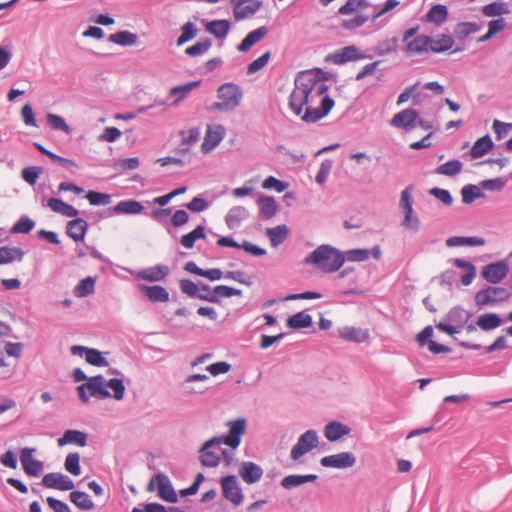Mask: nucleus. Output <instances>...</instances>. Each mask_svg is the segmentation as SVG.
I'll return each instance as SVG.
<instances>
[{"label":"nucleus","mask_w":512,"mask_h":512,"mask_svg":"<svg viewBox=\"0 0 512 512\" xmlns=\"http://www.w3.org/2000/svg\"><path fill=\"white\" fill-rule=\"evenodd\" d=\"M327 72L321 68L315 71L299 72L294 80V88L289 96V108L307 123H316L326 117L335 105L328 95L325 83Z\"/></svg>","instance_id":"obj_1"},{"label":"nucleus","mask_w":512,"mask_h":512,"mask_svg":"<svg viewBox=\"0 0 512 512\" xmlns=\"http://www.w3.org/2000/svg\"><path fill=\"white\" fill-rule=\"evenodd\" d=\"M344 262V253L329 244L320 245L304 259L305 264L314 265L325 273L338 271Z\"/></svg>","instance_id":"obj_2"},{"label":"nucleus","mask_w":512,"mask_h":512,"mask_svg":"<svg viewBox=\"0 0 512 512\" xmlns=\"http://www.w3.org/2000/svg\"><path fill=\"white\" fill-rule=\"evenodd\" d=\"M80 401L87 404L90 397L98 400H104L112 397V394L106 389V379L103 375H95L87 379V382L82 383L76 388Z\"/></svg>","instance_id":"obj_3"},{"label":"nucleus","mask_w":512,"mask_h":512,"mask_svg":"<svg viewBox=\"0 0 512 512\" xmlns=\"http://www.w3.org/2000/svg\"><path fill=\"white\" fill-rule=\"evenodd\" d=\"M472 314L461 306L452 307L446 314L445 320L435 324V327L450 336L459 333L469 322Z\"/></svg>","instance_id":"obj_4"},{"label":"nucleus","mask_w":512,"mask_h":512,"mask_svg":"<svg viewBox=\"0 0 512 512\" xmlns=\"http://www.w3.org/2000/svg\"><path fill=\"white\" fill-rule=\"evenodd\" d=\"M413 185H408L402 192L400 197L399 206L403 212L404 218L401 225L413 233H417L420 229L421 222L419 217L414 214L413 209Z\"/></svg>","instance_id":"obj_5"},{"label":"nucleus","mask_w":512,"mask_h":512,"mask_svg":"<svg viewBox=\"0 0 512 512\" xmlns=\"http://www.w3.org/2000/svg\"><path fill=\"white\" fill-rule=\"evenodd\" d=\"M319 444L318 433L314 429H309L297 440V443L292 447L290 457L293 461L299 460L303 455L316 448Z\"/></svg>","instance_id":"obj_6"},{"label":"nucleus","mask_w":512,"mask_h":512,"mask_svg":"<svg viewBox=\"0 0 512 512\" xmlns=\"http://www.w3.org/2000/svg\"><path fill=\"white\" fill-rule=\"evenodd\" d=\"M218 99L224 101L230 111L238 107L243 98V91L239 85L233 82H226L217 89Z\"/></svg>","instance_id":"obj_7"},{"label":"nucleus","mask_w":512,"mask_h":512,"mask_svg":"<svg viewBox=\"0 0 512 512\" xmlns=\"http://www.w3.org/2000/svg\"><path fill=\"white\" fill-rule=\"evenodd\" d=\"M220 484L222 487V494L225 499L232 502L236 506L242 503L244 495L235 475H227L222 477Z\"/></svg>","instance_id":"obj_8"},{"label":"nucleus","mask_w":512,"mask_h":512,"mask_svg":"<svg viewBox=\"0 0 512 512\" xmlns=\"http://www.w3.org/2000/svg\"><path fill=\"white\" fill-rule=\"evenodd\" d=\"M246 419L238 418L236 420L228 422L229 433L227 435L219 437L221 442L236 449L241 443V437L246 431Z\"/></svg>","instance_id":"obj_9"},{"label":"nucleus","mask_w":512,"mask_h":512,"mask_svg":"<svg viewBox=\"0 0 512 512\" xmlns=\"http://www.w3.org/2000/svg\"><path fill=\"white\" fill-rule=\"evenodd\" d=\"M509 273V265L506 261L500 260L485 265L482 268V277L491 284L500 283Z\"/></svg>","instance_id":"obj_10"},{"label":"nucleus","mask_w":512,"mask_h":512,"mask_svg":"<svg viewBox=\"0 0 512 512\" xmlns=\"http://www.w3.org/2000/svg\"><path fill=\"white\" fill-rule=\"evenodd\" d=\"M356 463V457L352 452H340L338 454L324 456L320 464L325 468L347 469Z\"/></svg>","instance_id":"obj_11"},{"label":"nucleus","mask_w":512,"mask_h":512,"mask_svg":"<svg viewBox=\"0 0 512 512\" xmlns=\"http://www.w3.org/2000/svg\"><path fill=\"white\" fill-rule=\"evenodd\" d=\"M217 245L219 247H232L237 249H243L245 252L255 256V257H261L266 255L267 251L266 249L250 242L247 240H244L242 243H238L234 240L231 236H220Z\"/></svg>","instance_id":"obj_12"},{"label":"nucleus","mask_w":512,"mask_h":512,"mask_svg":"<svg viewBox=\"0 0 512 512\" xmlns=\"http://www.w3.org/2000/svg\"><path fill=\"white\" fill-rule=\"evenodd\" d=\"M70 350L73 355H85L86 362L92 366L106 367L109 364L107 359L103 356V353L96 348H89L82 345H73Z\"/></svg>","instance_id":"obj_13"},{"label":"nucleus","mask_w":512,"mask_h":512,"mask_svg":"<svg viewBox=\"0 0 512 512\" xmlns=\"http://www.w3.org/2000/svg\"><path fill=\"white\" fill-rule=\"evenodd\" d=\"M222 444L221 439L218 437H213L206 441L199 450L200 455V463L204 467L215 468L221 462V457L214 451H211L210 448L213 446H219Z\"/></svg>","instance_id":"obj_14"},{"label":"nucleus","mask_w":512,"mask_h":512,"mask_svg":"<svg viewBox=\"0 0 512 512\" xmlns=\"http://www.w3.org/2000/svg\"><path fill=\"white\" fill-rule=\"evenodd\" d=\"M366 56L360 52L355 45L346 46L326 56V61H332L334 64L342 65L350 61H356Z\"/></svg>","instance_id":"obj_15"},{"label":"nucleus","mask_w":512,"mask_h":512,"mask_svg":"<svg viewBox=\"0 0 512 512\" xmlns=\"http://www.w3.org/2000/svg\"><path fill=\"white\" fill-rule=\"evenodd\" d=\"M139 292L144 295L149 302L155 303H165L170 299V294L168 290L161 285H146L139 283L137 285Z\"/></svg>","instance_id":"obj_16"},{"label":"nucleus","mask_w":512,"mask_h":512,"mask_svg":"<svg viewBox=\"0 0 512 512\" xmlns=\"http://www.w3.org/2000/svg\"><path fill=\"white\" fill-rule=\"evenodd\" d=\"M225 137V128L222 125L213 127L208 125L205 133L204 140L201 144L203 153H209L216 148Z\"/></svg>","instance_id":"obj_17"},{"label":"nucleus","mask_w":512,"mask_h":512,"mask_svg":"<svg viewBox=\"0 0 512 512\" xmlns=\"http://www.w3.org/2000/svg\"><path fill=\"white\" fill-rule=\"evenodd\" d=\"M170 273L169 266L165 264H157L151 267H147L139 270L136 273V278L145 280L148 282H160L164 281Z\"/></svg>","instance_id":"obj_18"},{"label":"nucleus","mask_w":512,"mask_h":512,"mask_svg":"<svg viewBox=\"0 0 512 512\" xmlns=\"http://www.w3.org/2000/svg\"><path fill=\"white\" fill-rule=\"evenodd\" d=\"M42 484L46 488L69 491L74 488V482L68 476L59 472H52L44 475Z\"/></svg>","instance_id":"obj_19"},{"label":"nucleus","mask_w":512,"mask_h":512,"mask_svg":"<svg viewBox=\"0 0 512 512\" xmlns=\"http://www.w3.org/2000/svg\"><path fill=\"white\" fill-rule=\"evenodd\" d=\"M238 472L242 480L249 485L257 483L263 476L262 467L252 461H243Z\"/></svg>","instance_id":"obj_20"},{"label":"nucleus","mask_w":512,"mask_h":512,"mask_svg":"<svg viewBox=\"0 0 512 512\" xmlns=\"http://www.w3.org/2000/svg\"><path fill=\"white\" fill-rule=\"evenodd\" d=\"M418 112L413 108H407L395 114L391 120V125L397 128H404L407 131L415 127L418 119Z\"/></svg>","instance_id":"obj_21"},{"label":"nucleus","mask_w":512,"mask_h":512,"mask_svg":"<svg viewBox=\"0 0 512 512\" xmlns=\"http://www.w3.org/2000/svg\"><path fill=\"white\" fill-rule=\"evenodd\" d=\"M144 211V206L137 200L129 199L118 202L114 207L109 209L106 217L112 214L136 215Z\"/></svg>","instance_id":"obj_22"},{"label":"nucleus","mask_w":512,"mask_h":512,"mask_svg":"<svg viewBox=\"0 0 512 512\" xmlns=\"http://www.w3.org/2000/svg\"><path fill=\"white\" fill-rule=\"evenodd\" d=\"M89 225L83 218L70 220L66 225V234L75 242L84 241Z\"/></svg>","instance_id":"obj_23"},{"label":"nucleus","mask_w":512,"mask_h":512,"mask_svg":"<svg viewBox=\"0 0 512 512\" xmlns=\"http://www.w3.org/2000/svg\"><path fill=\"white\" fill-rule=\"evenodd\" d=\"M156 479L158 482L159 496L167 502H170V503L177 502L178 498H177L176 491H175L170 479L168 478V476L163 473H158L156 475Z\"/></svg>","instance_id":"obj_24"},{"label":"nucleus","mask_w":512,"mask_h":512,"mask_svg":"<svg viewBox=\"0 0 512 512\" xmlns=\"http://www.w3.org/2000/svg\"><path fill=\"white\" fill-rule=\"evenodd\" d=\"M350 433V427L339 421L328 422L324 428V435L330 442H337L342 437L347 436Z\"/></svg>","instance_id":"obj_25"},{"label":"nucleus","mask_w":512,"mask_h":512,"mask_svg":"<svg viewBox=\"0 0 512 512\" xmlns=\"http://www.w3.org/2000/svg\"><path fill=\"white\" fill-rule=\"evenodd\" d=\"M339 336L345 341L357 344L367 342L370 338L367 329L350 326H345L339 329Z\"/></svg>","instance_id":"obj_26"},{"label":"nucleus","mask_w":512,"mask_h":512,"mask_svg":"<svg viewBox=\"0 0 512 512\" xmlns=\"http://www.w3.org/2000/svg\"><path fill=\"white\" fill-rule=\"evenodd\" d=\"M87 441V433L80 430L68 429L64 432L63 436L58 439L57 442L60 447L68 444H75L79 447H84L87 445Z\"/></svg>","instance_id":"obj_27"},{"label":"nucleus","mask_w":512,"mask_h":512,"mask_svg":"<svg viewBox=\"0 0 512 512\" xmlns=\"http://www.w3.org/2000/svg\"><path fill=\"white\" fill-rule=\"evenodd\" d=\"M249 217L248 210L243 206L232 207L225 216V224L229 229H237Z\"/></svg>","instance_id":"obj_28"},{"label":"nucleus","mask_w":512,"mask_h":512,"mask_svg":"<svg viewBox=\"0 0 512 512\" xmlns=\"http://www.w3.org/2000/svg\"><path fill=\"white\" fill-rule=\"evenodd\" d=\"M431 43V37L427 35H416L413 39L408 41L404 52L408 55L420 54L428 52V45Z\"/></svg>","instance_id":"obj_29"},{"label":"nucleus","mask_w":512,"mask_h":512,"mask_svg":"<svg viewBox=\"0 0 512 512\" xmlns=\"http://www.w3.org/2000/svg\"><path fill=\"white\" fill-rule=\"evenodd\" d=\"M266 26H260L259 28L250 31L244 39L240 42L237 49L240 52H247L254 44L259 42L268 33Z\"/></svg>","instance_id":"obj_30"},{"label":"nucleus","mask_w":512,"mask_h":512,"mask_svg":"<svg viewBox=\"0 0 512 512\" xmlns=\"http://www.w3.org/2000/svg\"><path fill=\"white\" fill-rule=\"evenodd\" d=\"M448 14L449 11L447 6L443 4H435L425 15V21L433 23L436 26H440L446 21Z\"/></svg>","instance_id":"obj_31"},{"label":"nucleus","mask_w":512,"mask_h":512,"mask_svg":"<svg viewBox=\"0 0 512 512\" xmlns=\"http://www.w3.org/2000/svg\"><path fill=\"white\" fill-rule=\"evenodd\" d=\"M313 324V319L310 314L306 311H300L296 314L288 317L287 326L293 330H301L305 328L311 327Z\"/></svg>","instance_id":"obj_32"},{"label":"nucleus","mask_w":512,"mask_h":512,"mask_svg":"<svg viewBox=\"0 0 512 512\" xmlns=\"http://www.w3.org/2000/svg\"><path fill=\"white\" fill-rule=\"evenodd\" d=\"M25 252L20 247L0 246V265L12 263L13 261H22Z\"/></svg>","instance_id":"obj_33"},{"label":"nucleus","mask_w":512,"mask_h":512,"mask_svg":"<svg viewBox=\"0 0 512 512\" xmlns=\"http://www.w3.org/2000/svg\"><path fill=\"white\" fill-rule=\"evenodd\" d=\"M502 318L497 313H484L478 316L476 324L484 331H491L502 325Z\"/></svg>","instance_id":"obj_34"},{"label":"nucleus","mask_w":512,"mask_h":512,"mask_svg":"<svg viewBox=\"0 0 512 512\" xmlns=\"http://www.w3.org/2000/svg\"><path fill=\"white\" fill-rule=\"evenodd\" d=\"M494 147V142L492 141L489 134H486L473 144L470 149V155L477 159L484 156L488 151H490Z\"/></svg>","instance_id":"obj_35"},{"label":"nucleus","mask_w":512,"mask_h":512,"mask_svg":"<svg viewBox=\"0 0 512 512\" xmlns=\"http://www.w3.org/2000/svg\"><path fill=\"white\" fill-rule=\"evenodd\" d=\"M453 263L456 267L465 270V273L461 276V283L464 286L470 285L476 276V268H475L474 264H472L471 262H469L467 260L460 259V258H455L453 260Z\"/></svg>","instance_id":"obj_36"},{"label":"nucleus","mask_w":512,"mask_h":512,"mask_svg":"<svg viewBox=\"0 0 512 512\" xmlns=\"http://www.w3.org/2000/svg\"><path fill=\"white\" fill-rule=\"evenodd\" d=\"M289 229L285 224L278 225L276 227L268 228L266 235L268 236L271 245L277 247L282 244L288 237Z\"/></svg>","instance_id":"obj_37"},{"label":"nucleus","mask_w":512,"mask_h":512,"mask_svg":"<svg viewBox=\"0 0 512 512\" xmlns=\"http://www.w3.org/2000/svg\"><path fill=\"white\" fill-rule=\"evenodd\" d=\"M206 30L216 38H225L230 30V22L226 19L212 20L207 22Z\"/></svg>","instance_id":"obj_38"},{"label":"nucleus","mask_w":512,"mask_h":512,"mask_svg":"<svg viewBox=\"0 0 512 512\" xmlns=\"http://www.w3.org/2000/svg\"><path fill=\"white\" fill-rule=\"evenodd\" d=\"M260 214L264 219L272 218L277 212V204L272 196H260L257 200Z\"/></svg>","instance_id":"obj_39"},{"label":"nucleus","mask_w":512,"mask_h":512,"mask_svg":"<svg viewBox=\"0 0 512 512\" xmlns=\"http://www.w3.org/2000/svg\"><path fill=\"white\" fill-rule=\"evenodd\" d=\"M454 40L451 35L441 34L438 39L431 38L428 48L434 53H443L452 48Z\"/></svg>","instance_id":"obj_40"},{"label":"nucleus","mask_w":512,"mask_h":512,"mask_svg":"<svg viewBox=\"0 0 512 512\" xmlns=\"http://www.w3.org/2000/svg\"><path fill=\"white\" fill-rule=\"evenodd\" d=\"M137 39V34L127 30H121L109 36L110 42L123 47L132 46L136 44Z\"/></svg>","instance_id":"obj_41"},{"label":"nucleus","mask_w":512,"mask_h":512,"mask_svg":"<svg viewBox=\"0 0 512 512\" xmlns=\"http://www.w3.org/2000/svg\"><path fill=\"white\" fill-rule=\"evenodd\" d=\"M205 238V226L200 224L191 232L183 235L180 239V243L183 247L187 249H192L197 240Z\"/></svg>","instance_id":"obj_42"},{"label":"nucleus","mask_w":512,"mask_h":512,"mask_svg":"<svg viewBox=\"0 0 512 512\" xmlns=\"http://www.w3.org/2000/svg\"><path fill=\"white\" fill-rule=\"evenodd\" d=\"M96 278L87 276L86 278L79 281L74 288V295L79 298L87 297L95 291Z\"/></svg>","instance_id":"obj_43"},{"label":"nucleus","mask_w":512,"mask_h":512,"mask_svg":"<svg viewBox=\"0 0 512 512\" xmlns=\"http://www.w3.org/2000/svg\"><path fill=\"white\" fill-rule=\"evenodd\" d=\"M200 83L201 81L198 80L172 87L170 90V95L177 96L173 104H179L194 88L198 87Z\"/></svg>","instance_id":"obj_44"},{"label":"nucleus","mask_w":512,"mask_h":512,"mask_svg":"<svg viewBox=\"0 0 512 512\" xmlns=\"http://www.w3.org/2000/svg\"><path fill=\"white\" fill-rule=\"evenodd\" d=\"M70 501L81 510H92L94 503L90 496L83 491H72L69 495Z\"/></svg>","instance_id":"obj_45"},{"label":"nucleus","mask_w":512,"mask_h":512,"mask_svg":"<svg viewBox=\"0 0 512 512\" xmlns=\"http://www.w3.org/2000/svg\"><path fill=\"white\" fill-rule=\"evenodd\" d=\"M481 26L476 22H459L454 29L455 37L465 40L469 35L478 32Z\"/></svg>","instance_id":"obj_46"},{"label":"nucleus","mask_w":512,"mask_h":512,"mask_svg":"<svg viewBox=\"0 0 512 512\" xmlns=\"http://www.w3.org/2000/svg\"><path fill=\"white\" fill-rule=\"evenodd\" d=\"M485 244V239L482 237H464V236H453L446 240L448 247H455L461 245L468 246H482Z\"/></svg>","instance_id":"obj_47"},{"label":"nucleus","mask_w":512,"mask_h":512,"mask_svg":"<svg viewBox=\"0 0 512 512\" xmlns=\"http://www.w3.org/2000/svg\"><path fill=\"white\" fill-rule=\"evenodd\" d=\"M462 168H463V163L458 159H454V160H450V161L438 166L435 169V173H437L439 175L453 177V176H456L457 174H459L462 171Z\"/></svg>","instance_id":"obj_48"},{"label":"nucleus","mask_w":512,"mask_h":512,"mask_svg":"<svg viewBox=\"0 0 512 512\" xmlns=\"http://www.w3.org/2000/svg\"><path fill=\"white\" fill-rule=\"evenodd\" d=\"M462 202L464 204H471L476 199L484 197V193L481 191L480 185L467 184L461 189Z\"/></svg>","instance_id":"obj_49"},{"label":"nucleus","mask_w":512,"mask_h":512,"mask_svg":"<svg viewBox=\"0 0 512 512\" xmlns=\"http://www.w3.org/2000/svg\"><path fill=\"white\" fill-rule=\"evenodd\" d=\"M179 287L183 294L187 295L190 298H199L204 300V295H200L198 285L190 279H181L179 280Z\"/></svg>","instance_id":"obj_50"},{"label":"nucleus","mask_w":512,"mask_h":512,"mask_svg":"<svg viewBox=\"0 0 512 512\" xmlns=\"http://www.w3.org/2000/svg\"><path fill=\"white\" fill-rule=\"evenodd\" d=\"M482 13L486 17H496V16H500L503 14H508L509 8H508V5L504 2H501V3L492 2V3H489L485 6H483Z\"/></svg>","instance_id":"obj_51"},{"label":"nucleus","mask_w":512,"mask_h":512,"mask_svg":"<svg viewBox=\"0 0 512 512\" xmlns=\"http://www.w3.org/2000/svg\"><path fill=\"white\" fill-rule=\"evenodd\" d=\"M212 46V40L210 38H205L201 41H198L194 45L187 47L185 49V54L190 57H196L205 54Z\"/></svg>","instance_id":"obj_52"},{"label":"nucleus","mask_w":512,"mask_h":512,"mask_svg":"<svg viewBox=\"0 0 512 512\" xmlns=\"http://www.w3.org/2000/svg\"><path fill=\"white\" fill-rule=\"evenodd\" d=\"M46 118L47 123L49 124L52 130L62 131L68 135L71 133L70 126L66 123L65 119L62 116L53 113H48Z\"/></svg>","instance_id":"obj_53"},{"label":"nucleus","mask_w":512,"mask_h":512,"mask_svg":"<svg viewBox=\"0 0 512 512\" xmlns=\"http://www.w3.org/2000/svg\"><path fill=\"white\" fill-rule=\"evenodd\" d=\"M198 29L195 24L188 21L181 27V35L178 37L177 46H182L186 42L192 40L197 35Z\"/></svg>","instance_id":"obj_54"},{"label":"nucleus","mask_w":512,"mask_h":512,"mask_svg":"<svg viewBox=\"0 0 512 512\" xmlns=\"http://www.w3.org/2000/svg\"><path fill=\"white\" fill-rule=\"evenodd\" d=\"M85 198L92 206L108 205L111 203V195L99 191L90 190L85 195Z\"/></svg>","instance_id":"obj_55"},{"label":"nucleus","mask_w":512,"mask_h":512,"mask_svg":"<svg viewBox=\"0 0 512 512\" xmlns=\"http://www.w3.org/2000/svg\"><path fill=\"white\" fill-rule=\"evenodd\" d=\"M222 297L230 298L229 286L218 285L214 287L212 293L204 295V301L219 304Z\"/></svg>","instance_id":"obj_56"},{"label":"nucleus","mask_w":512,"mask_h":512,"mask_svg":"<svg viewBox=\"0 0 512 512\" xmlns=\"http://www.w3.org/2000/svg\"><path fill=\"white\" fill-rule=\"evenodd\" d=\"M64 467L66 471L74 476L81 474L80 455L79 453H69L66 456Z\"/></svg>","instance_id":"obj_57"},{"label":"nucleus","mask_w":512,"mask_h":512,"mask_svg":"<svg viewBox=\"0 0 512 512\" xmlns=\"http://www.w3.org/2000/svg\"><path fill=\"white\" fill-rule=\"evenodd\" d=\"M398 47V39L397 37H392L391 39H386L378 43L375 48V53L379 56H384L397 51Z\"/></svg>","instance_id":"obj_58"},{"label":"nucleus","mask_w":512,"mask_h":512,"mask_svg":"<svg viewBox=\"0 0 512 512\" xmlns=\"http://www.w3.org/2000/svg\"><path fill=\"white\" fill-rule=\"evenodd\" d=\"M34 227H35V221L30 219L28 216L23 215L13 225V227L11 228V232L13 234H16V233L27 234V233L31 232Z\"/></svg>","instance_id":"obj_59"},{"label":"nucleus","mask_w":512,"mask_h":512,"mask_svg":"<svg viewBox=\"0 0 512 512\" xmlns=\"http://www.w3.org/2000/svg\"><path fill=\"white\" fill-rule=\"evenodd\" d=\"M333 167V161L331 159H325L321 162L319 170L316 174L315 181L323 186L331 173Z\"/></svg>","instance_id":"obj_60"},{"label":"nucleus","mask_w":512,"mask_h":512,"mask_svg":"<svg viewBox=\"0 0 512 512\" xmlns=\"http://www.w3.org/2000/svg\"><path fill=\"white\" fill-rule=\"evenodd\" d=\"M110 388L113 391V397L116 400H122L125 395V385L122 379L112 378L110 380H106V389Z\"/></svg>","instance_id":"obj_61"},{"label":"nucleus","mask_w":512,"mask_h":512,"mask_svg":"<svg viewBox=\"0 0 512 512\" xmlns=\"http://www.w3.org/2000/svg\"><path fill=\"white\" fill-rule=\"evenodd\" d=\"M371 252L366 248L351 249L345 252V260L351 262H362L369 259Z\"/></svg>","instance_id":"obj_62"},{"label":"nucleus","mask_w":512,"mask_h":512,"mask_svg":"<svg viewBox=\"0 0 512 512\" xmlns=\"http://www.w3.org/2000/svg\"><path fill=\"white\" fill-rule=\"evenodd\" d=\"M43 173V168L40 166H28L22 170L21 176L25 182L30 185H35L39 176Z\"/></svg>","instance_id":"obj_63"},{"label":"nucleus","mask_w":512,"mask_h":512,"mask_svg":"<svg viewBox=\"0 0 512 512\" xmlns=\"http://www.w3.org/2000/svg\"><path fill=\"white\" fill-rule=\"evenodd\" d=\"M288 186L289 184L287 182L281 181L274 176H268L262 183L264 189H273L278 193L285 191Z\"/></svg>","instance_id":"obj_64"}]
</instances>
